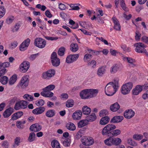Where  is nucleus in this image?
<instances>
[{
  "instance_id": "nucleus-5",
  "label": "nucleus",
  "mask_w": 148,
  "mask_h": 148,
  "mask_svg": "<svg viewBox=\"0 0 148 148\" xmlns=\"http://www.w3.org/2000/svg\"><path fill=\"white\" fill-rule=\"evenodd\" d=\"M133 87V84L132 82H129L123 84L122 86L121 92L124 95L129 93Z\"/></svg>"
},
{
  "instance_id": "nucleus-37",
  "label": "nucleus",
  "mask_w": 148,
  "mask_h": 148,
  "mask_svg": "<svg viewBox=\"0 0 148 148\" xmlns=\"http://www.w3.org/2000/svg\"><path fill=\"white\" fill-rule=\"evenodd\" d=\"M124 60H127L128 62L131 64V66L133 67L135 66L134 64L135 62V60L131 58L125 57L124 58Z\"/></svg>"
},
{
  "instance_id": "nucleus-40",
  "label": "nucleus",
  "mask_w": 148,
  "mask_h": 148,
  "mask_svg": "<svg viewBox=\"0 0 148 148\" xmlns=\"http://www.w3.org/2000/svg\"><path fill=\"white\" fill-rule=\"evenodd\" d=\"M20 140L21 138L20 137H16L15 138L14 140V143L12 145V146L13 147H16L19 145V144L20 143Z\"/></svg>"
},
{
  "instance_id": "nucleus-12",
  "label": "nucleus",
  "mask_w": 148,
  "mask_h": 148,
  "mask_svg": "<svg viewBox=\"0 0 148 148\" xmlns=\"http://www.w3.org/2000/svg\"><path fill=\"white\" fill-rule=\"evenodd\" d=\"M79 57L78 54L70 55L67 56L66 60V62L68 63H71L75 61Z\"/></svg>"
},
{
  "instance_id": "nucleus-18",
  "label": "nucleus",
  "mask_w": 148,
  "mask_h": 148,
  "mask_svg": "<svg viewBox=\"0 0 148 148\" xmlns=\"http://www.w3.org/2000/svg\"><path fill=\"white\" fill-rule=\"evenodd\" d=\"M45 108L44 107H40L34 109L32 112L33 114L35 115H38L42 114L45 110Z\"/></svg>"
},
{
  "instance_id": "nucleus-31",
  "label": "nucleus",
  "mask_w": 148,
  "mask_h": 148,
  "mask_svg": "<svg viewBox=\"0 0 148 148\" xmlns=\"http://www.w3.org/2000/svg\"><path fill=\"white\" fill-rule=\"evenodd\" d=\"M120 108V105L117 102H116L110 106V109L113 112H115L118 110Z\"/></svg>"
},
{
  "instance_id": "nucleus-32",
  "label": "nucleus",
  "mask_w": 148,
  "mask_h": 148,
  "mask_svg": "<svg viewBox=\"0 0 148 148\" xmlns=\"http://www.w3.org/2000/svg\"><path fill=\"white\" fill-rule=\"evenodd\" d=\"M79 24L81 26L86 29H88L91 26V24L89 22L80 21Z\"/></svg>"
},
{
  "instance_id": "nucleus-25",
  "label": "nucleus",
  "mask_w": 148,
  "mask_h": 148,
  "mask_svg": "<svg viewBox=\"0 0 148 148\" xmlns=\"http://www.w3.org/2000/svg\"><path fill=\"white\" fill-rule=\"evenodd\" d=\"M40 94L42 96L47 97H53L54 94L51 91H43L40 92Z\"/></svg>"
},
{
  "instance_id": "nucleus-57",
  "label": "nucleus",
  "mask_w": 148,
  "mask_h": 148,
  "mask_svg": "<svg viewBox=\"0 0 148 148\" xmlns=\"http://www.w3.org/2000/svg\"><path fill=\"white\" fill-rule=\"evenodd\" d=\"M121 47L125 51L130 52L131 51V48L127 47L125 45L122 44L121 45Z\"/></svg>"
},
{
  "instance_id": "nucleus-38",
  "label": "nucleus",
  "mask_w": 148,
  "mask_h": 148,
  "mask_svg": "<svg viewBox=\"0 0 148 148\" xmlns=\"http://www.w3.org/2000/svg\"><path fill=\"white\" fill-rule=\"evenodd\" d=\"M55 86L53 84H50L42 89L44 91H50L53 90L55 88Z\"/></svg>"
},
{
  "instance_id": "nucleus-19",
  "label": "nucleus",
  "mask_w": 148,
  "mask_h": 148,
  "mask_svg": "<svg viewBox=\"0 0 148 148\" xmlns=\"http://www.w3.org/2000/svg\"><path fill=\"white\" fill-rule=\"evenodd\" d=\"M88 90V89H86L82 90L80 92V96L81 98L83 99L89 98Z\"/></svg>"
},
{
  "instance_id": "nucleus-23",
  "label": "nucleus",
  "mask_w": 148,
  "mask_h": 148,
  "mask_svg": "<svg viewBox=\"0 0 148 148\" xmlns=\"http://www.w3.org/2000/svg\"><path fill=\"white\" fill-rule=\"evenodd\" d=\"M82 112L81 110H77L73 113V118L74 120H78L80 119L82 116Z\"/></svg>"
},
{
  "instance_id": "nucleus-11",
  "label": "nucleus",
  "mask_w": 148,
  "mask_h": 148,
  "mask_svg": "<svg viewBox=\"0 0 148 148\" xmlns=\"http://www.w3.org/2000/svg\"><path fill=\"white\" fill-rule=\"evenodd\" d=\"M29 62L25 61L21 63L19 67L20 71L23 73L26 72L29 68Z\"/></svg>"
},
{
  "instance_id": "nucleus-39",
  "label": "nucleus",
  "mask_w": 148,
  "mask_h": 148,
  "mask_svg": "<svg viewBox=\"0 0 148 148\" xmlns=\"http://www.w3.org/2000/svg\"><path fill=\"white\" fill-rule=\"evenodd\" d=\"M106 69L103 66L100 67L98 70L97 74L99 76H101L104 74L105 72Z\"/></svg>"
},
{
  "instance_id": "nucleus-1",
  "label": "nucleus",
  "mask_w": 148,
  "mask_h": 148,
  "mask_svg": "<svg viewBox=\"0 0 148 148\" xmlns=\"http://www.w3.org/2000/svg\"><path fill=\"white\" fill-rule=\"evenodd\" d=\"M116 128V127L115 125L108 124L103 129L101 134L103 136H116L120 134L121 131L119 129L115 130Z\"/></svg>"
},
{
  "instance_id": "nucleus-13",
  "label": "nucleus",
  "mask_w": 148,
  "mask_h": 148,
  "mask_svg": "<svg viewBox=\"0 0 148 148\" xmlns=\"http://www.w3.org/2000/svg\"><path fill=\"white\" fill-rule=\"evenodd\" d=\"M82 142L84 145H90L93 144L94 140L92 137H85L82 139Z\"/></svg>"
},
{
  "instance_id": "nucleus-28",
  "label": "nucleus",
  "mask_w": 148,
  "mask_h": 148,
  "mask_svg": "<svg viewBox=\"0 0 148 148\" xmlns=\"http://www.w3.org/2000/svg\"><path fill=\"white\" fill-rule=\"evenodd\" d=\"M88 92L89 98L92 97L96 95L98 92V90L95 89H88Z\"/></svg>"
},
{
  "instance_id": "nucleus-9",
  "label": "nucleus",
  "mask_w": 148,
  "mask_h": 148,
  "mask_svg": "<svg viewBox=\"0 0 148 148\" xmlns=\"http://www.w3.org/2000/svg\"><path fill=\"white\" fill-rule=\"evenodd\" d=\"M55 73V71L54 69H50L43 72L42 77L44 79H49L53 76Z\"/></svg>"
},
{
  "instance_id": "nucleus-63",
  "label": "nucleus",
  "mask_w": 148,
  "mask_h": 148,
  "mask_svg": "<svg viewBox=\"0 0 148 148\" xmlns=\"http://www.w3.org/2000/svg\"><path fill=\"white\" fill-rule=\"evenodd\" d=\"M78 30H80L84 34L86 35L90 36L92 34V33L91 32H88L84 29H79Z\"/></svg>"
},
{
  "instance_id": "nucleus-62",
  "label": "nucleus",
  "mask_w": 148,
  "mask_h": 148,
  "mask_svg": "<svg viewBox=\"0 0 148 148\" xmlns=\"http://www.w3.org/2000/svg\"><path fill=\"white\" fill-rule=\"evenodd\" d=\"M9 146V143L7 140L4 141L2 144V146L4 148H8Z\"/></svg>"
},
{
  "instance_id": "nucleus-58",
  "label": "nucleus",
  "mask_w": 148,
  "mask_h": 148,
  "mask_svg": "<svg viewBox=\"0 0 148 148\" xmlns=\"http://www.w3.org/2000/svg\"><path fill=\"white\" fill-rule=\"evenodd\" d=\"M25 121H18L16 122V125L17 127L18 128H22V124H24L25 123Z\"/></svg>"
},
{
  "instance_id": "nucleus-43",
  "label": "nucleus",
  "mask_w": 148,
  "mask_h": 148,
  "mask_svg": "<svg viewBox=\"0 0 148 148\" xmlns=\"http://www.w3.org/2000/svg\"><path fill=\"white\" fill-rule=\"evenodd\" d=\"M74 103L73 100L69 99L66 102V106L67 108L72 107L74 105Z\"/></svg>"
},
{
  "instance_id": "nucleus-61",
  "label": "nucleus",
  "mask_w": 148,
  "mask_h": 148,
  "mask_svg": "<svg viewBox=\"0 0 148 148\" xmlns=\"http://www.w3.org/2000/svg\"><path fill=\"white\" fill-rule=\"evenodd\" d=\"M108 112L106 110H103L101 111L99 113V115L100 116H102L106 115L107 114Z\"/></svg>"
},
{
  "instance_id": "nucleus-4",
  "label": "nucleus",
  "mask_w": 148,
  "mask_h": 148,
  "mask_svg": "<svg viewBox=\"0 0 148 148\" xmlns=\"http://www.w3.org/2000/svg\"><path fill=\"white\" fill-rule=\"evenodd\" d=\"M105 140L104 142L106 145L111 146L112 145H118L121 142V139L118 138H114L112 136Z\"/></svg>"
},
{
  "instance_id": "nucleus-53",
  "label": "nucleus",
  "mask_w": 148,
  "mask_h": 148,
  "mask_svg": "<svg viewBox=\"0 0 148 148\" xmlns=\"http://www.w3.org/2000/svg\"><path fill=\"white\" fill-rule=\"evenodd\" d=\"M36 105L39 107H42L45 104V101L42 99H40L36 101Z\"/></svg>"
},
{
  "instance_id": "nucleus-36",
  "label": "nucleus",
  "mask_w": 148,
  "mask_h": 148,
  "mask_svg": "<svg viewBox=\"0 0 148 148\" xmlns=\"http://www.w3.org/2000/svg\"><path fill=\"white\" fill-rule=\"evenodd\" d=\"M82 112L85 115L89 114L91 111L90 108L87 106H84L82 108Z\"/></svg>"
},
{
  "instance_id": "nucleus-64",
  "label": "nucleus",
  "mask_w": 148,
  "mask_h": 148,
  "mask_svg": "<svg viewBox=\"0 0 148 148\" xmlns=\"http://www.w3.org/2000/svg\"><path fill=\"white\" fill-rule=\"evenodd\" d=\"M68 95L66 93H63L61 94L60 98L66 100L68 98Z\"/></svg>"
},
{
  "instance_id": "nucleus-17",
  "label": "nucleus",
  "mask_w": 148,
  "mask_h": 148,
  "mask_svg": "<svg viewBox=\"0 0 148 148\" xmlns=\"http://www.w3.org/2000/svg\"><path fill=\"white\" fill-rule=\"evenodd\" d=\"M135 114V112L132 109L126 110L124 114V117L127 119H130L133 117Z\"/></svg>"
},
{
  "instance_id": "nucleus-14",
  "label": "nucleus",
  "mask_w": 148,
  "mask_h": 148,
  "mask_svg": "<svg viewBox=\"0 0 148 148\" xmlns=\"http://www.w3.org/2000/svg\"><path fill=\"white\" fill-rule=\"evenodd\" d=\"M30 42V40L29 38H27L20 45L19 49L21 51H24L26 50L29 46Z\"/></svg>"
},
{
  "instance_id": "nucleus-45",
  "label": "nucleus",
  "mask_w": 148,
  "mask_h": 148,
  "mask_svg": "<svg viewBox=\"0 0 148 148\" xmlns=\"http://www.w3.org/2000/svg\"><path fill=\"white\" fill-rule=\"evenodd\" d=\"M5 9L4 7L2 6H0V18H2L5 14Z\"/></svg>"
},
{
  "instance_id": "nucleus-55",
  "label": "nucleus",
  "mask_w": 148,
  "mask_h": 148,
  "mask_svg": "<svg viewBox=\"0 0 148 148\" xmlns=\"http://www.w3.org/2000/svg\"><path fill=\"white\" fill-rule=\"evenodd\" d=\"M133 138L137 140H140L143 138V136L141 134H135L133 136Z\"/></svg>"
},
{
  "instance_id": "nucleus-15",
  "label": "nucleus",
  "mask_w": 148,
  "mask_h": 148,
  "mask_svg": "<svg viewBox=\"0 0 148 148\" xmlns=\"http://www.w3.org/2000/svg\"><path fill=\"white\" fill-rule=\"evenodd\" d=\"M112 19L114 23V28L117 31H120L121 26L118 20L114 17H113Z\"/></svg>"
},
{
  "instance_id": "nucleus-35",
  "label": "nucleus",
  "mask_w": 148,
  "mask_h": 148,
  "mask_svg": "<svg viewBox=\"0 0 148 148\" xmlns=\"http://www.w3.org/2000/svg\"><path fill=\"white\" fill-rule=\"evenodd\" d=\"M70 49L73 52H75L78 49V46L76 43H72L70 45Z\"/></svg>"
},
{
  "instance_id": "nucleus-10",
  "label": "nucleus",
  "mask_w": 148,
  "mask_h": 148,
  "mask_svg": "<svg viewBox=\"0 0 148 148\" xmlns=\"http://www.w3.org/2000/svg\"><path fill=\"white\" fill-rule=\"evenodd\" d=\"M51 61L52 65L54 66H58L60 63V60L57 57V54L55 52H53L51 56Z\"/></svg>"
},
{
  "instance_id": "nucleus-56",
  "label": "nucleus",
  "mask_w": 148,
  "mask_h": 148,
  "mask_svg": "<svg viewBox=\"0 0 148 148\" xmlns=\"http://www.w3.org/2000/svg\"><path fill=\"white\" fill-rule=\"evenodd\" d=\"M65 51V48L63 47H61L59 49L58 51V54L60 56H63L64 54Z\"/></svg>"
},
{
  "instance_id": "nucleus-46",
  "label": "nucleus",
  "mask_w": 148,
  "mask_h": 148,
  "mask_svg": "<svg viewBox=\"0 0 148 148\" xmlns=\"http://www.w3.org/2000/svg\"><path fill=\"white\" fill-rule=\"evenodd\" d=\"M120 5L124 11L127 12L129 9L126 6L124 0H121L120 1Z\"/></svg>"
},
{
  "instance_id": "nucleus-26",
  "label": "nucleus",
  "mask_w": 148,
  "mask_h": 148,
  "mask_svg": "<svg viewBox=\"0 0 148 148\" xmlns=\"http://www.w3.org/2000/svg\"><path fill=\"white\" fill-rule=\"evenodd\" d=\"M119 65L117 64H114L110 68V71L112 74H114L116 73L119 69Z\"/></svg>"
},
{
  "instance_id": "nucleus-60",
  "label": "nucleus",
  "mask_w": 148,
  "mask_h": 148,
  "mask_svg": "<svg viewBox=\"0 0 148 148\" xmlns=\"http://www.w3.org/2000/svg\"><path fill=\"white\" fill-rule=\"evenodd\" d=\"M128 142L129 144L133 146H136L137 143L131 139H129L128 140Z\"/></svg>"
},
{
  "instance_id": "nucleus-3",
  "label": "nucleus",
  "mask_w": 148,
  "mask_h": 148,
  "mask_svg": "<svg viewBox=\"0 0 148 148\" xmlns=\"http://www.w3.org/2000/svg\"><path fill=\"white\" fill-rule=\"evenodd\" d=\"M134 46L136 47L134 49L135 51L140 53H145L147 56H148V53L145 48L147 46L143 43L141 42L136 43Z\"/></svg>"
},
{
  "instance_id": "nucleus-51",
  "label": "nucleus",
  "mask_w": 148,
  "mask_h": 148,
  "mask_svg": "<svg viewBox=\"0 0 148 148\" xmlns=\"http://www.w3.org/2000/svg\"><path fill=\"white\" fill-rule=\"evenodd\" d=\"M70 143L71 140L68 138L66 139L63 142V145L66 147H69L70 145Z\"/></svg>"
},
{
  "instance_id": "nucleus-30",
  "label": "nucleus",
  "mask_w": 148,
  "mask_h": 148,
  "mask_svg": "<svg viewBox=\"0 0 148 148\" xmlns=\"http://www.w3.org/2000/svg\"><path fill=\"white\" fill-rule=\"evenodd\" d=\"M66 127L67 129L71 131H73L76 129V127L74 124L71 122L66 123Z\"/></svg>"
},
{
  "instance_id": "nucleus-20",
  "label": "nucleus",
  "mask_w": 148,
  "mask_h": 148,
  "mask_svg": "<svg viewBox=\"0 0 148 148\" xmlns=\"http://www.w3.org/2000/svg\"><path fill=\"white\" fill-rule=\"evenodd\" d=\"M13 112V108L11 107H9L4 111L3 114V116L5 118H8Z\"/></svg>"
},
{
  "instance_id": "nucleus-33",
  "label": "nucleus",
  "mask_w": 148,
  "mask_h": 148,
  "mask_svg": "<svg viewBox=\"0 0 148 148\" xmlns=\"http://www.w3.org/2000/svg\"><path fill=\"white\" fill-rule=\"evenodd\" d=\"M96 119V116L94 113H92L90 115L87 116L86 120L87 121L91 122L95 121Z\"/></svg>"
},
{
  "instance_id": "nucleus-7",
  "label": "nucleus",
  "mask_w": 148,
  "mask_h": 148,
  "mask_svg": "<svg viewBox=\"0 0 148 148\" xmlns=\"http://www.w3.org/2000/svg\"><path fill=\"white\" fill-rule=\"evenodd\" d=\"M46 41L42 38H38L35 40V45L39 48L42 49L44 48L46 45Z\"/></svg>"
},
{
  "instance_id": "nucleus-50",
  "label": "nucleus",
  "mask_w": 148,
  "mask_h": 148,
  "mask_svg": "<svg viewBox=\"0 0 148 148\" xmlns=\"http://www.w3.org/2000/svg\"><path fill=\"white\" fill-rule=\"evenodd\" d=\"M14 18L13 16H10L8 17L6 20V23L7 24H10L14 20Z\"/></svg>"
},
{
  "instance_id": "nucleus-29",
  "label": "nucleus",
  "mask_w": 148,
  "mask_h": 148,
  "mask_svg": "<svg viewBox=\"0 0 148 148\" xmlns=\"http://www.w3.org/2000/svg\"><path fill=\"white\" fill-rule=\"evenodd\" d=\"M55 111L53 109H50L48 110L45 114L46 116L49 118H51L55 115Z\"/></svg>"
},
{
  "instance_id": "nucleus-49",
  "label": "nucleus",
  "mask_w": 148,
  "mask_h": 148,
  "mask_svg": "<svg viewBox=\"0 0 148 148\" xmlns=\"http://www.w3.org/2000/svg\"><path fill=\"white\" fill-rule=\"evenodd\" d=\"M88 65L91 68H95L96 66V61L94 60H92L88 63Z\"/></svg>"
},
{
  "instance_id": "nucleus-59",
  "label": "nucleus",
  "mask_w": 148,
  "mask_h": 148,
  "mask_svg": "<svg viewBox=\"0 0 148 148\" xmlns=\"http://www.w3.org/2000/svg\"><path fill=\"white\" fill-rule=\"evenodd\" d=\"M20 26L19 23H16L15 25L14 28H13L12 30V31L14 32H17Z\"/></svg>"
},
{
  "instance_id": "nucleus-41",
  "label": "nucleus",
  "mask_w": 148,
  "mask_h": 148,
  "mask_svg": "<svg viewBox=\"0 0 148 148\" xmlns=\"http://www.w3.org/2000/svg\"><path fill=\"white\" fill-rule=\"evenodd\" d=\"M17 79V76L16 75H13L10 78L9 84L10 85H12L14 84L16 81Z\"/></svg>"
},
{
  "instance_id": "nucleus-6",
  "label": "nucleus",
  "mask_w": 148,
  "mask_h": 148,
  "mask_svg": "<svg viewBox=\"0 0 148 148\" xmlns=\"http://www.w3.org/2000/svg\"><path fill=\"white\" fill-rule=\"evenodd\" d=\"M29 102L25 100H21L16 102L14 106V108L16 110L21 109H24L27 108Z\"/></svg>"
},
{
  "instance_id": "nucleus-24",
  "label": "nucleus",
  "mask_w": 148,
  "mask_h": 148,
  "mask_svg": "<svg viewBox=\"0 0 148 148\" xmlns=\"http://www.w3.org/2000/svg\"><path fill=\"white\" fill-rule=\"evenodd\" d=\"M140 85L136 86L135 88L132 90V93L134 95H138L142 91Z\"/></svg>"
},
{
  "instance_id": "nucleus-34",
  "label": "nucleus",
  "mask_w": 148,
  "mask_h": 148,
  "mask_svg": "<svg viewBox=\"0 0 148 148\" xmlns=\"http://www.w3.org/2000/svg\"><path fill=\"white\" fill-rule=\"evenodd\" d=\"M51 145L53 148H60V144L57 140H54L51 142Z\"/></svg>"
},
{
  "instance_id": "nucleus-22",
  "label": "nucleus",
  "mask_w": 148,
  "mask_h": 148,
  "mask_svg": "<svg viewBox=\"0 0 148 148\" xmlns=\"http://www.w3.org/2000/svg\"><path fill=\"white\" fill-rule=\"evenodd\" d=\"M23 114L22 111H18L14 113L12 116L11 120H15L21 117Z\"/></svg>"
},
{
  "instance_id": "nucleus-47",
  "label": "nucleus",
  "mask_w": 148,
  "mask_h": 148,
  "mask_svg": "<svg viewBox=\"0 0 148 148\" xmlns=\"http://www.w3.org/2000/svg\"><path fill=\"white\" fill-rule=\"evenodd\" d=\"M87 124V122L86 120H82L78 122V126L79 127L81 128L86 126Z\"/></svg>"
},
{
  "instance_id": "nucleus-52",
  "label": "nucleus",
  "mask_w": 148,
  "mask_h": 148,
  "mask_svg": "<svg viewBox=\"0 0 148 148\" xmlns=\"http://www.w3.org/2000/svg\"><path fill=\"white\" fill-rule=\"evenodd\" d=\"M35 134L34 132H31L29 134V136L28 138V140L30 142H32L33 141L35 137Z\"/></svg>"
},
{
  "instance_id": "nucleus-54",
  "label": "nucleus",
  "mask_w": 148,
  "mask_h": 148,
  "mask_svg": "<svg viewBox=\"0 0 148 148\" xmlns=\"http://www.w3.org/2000/svg\"><path fill=\"white\" fill-rule=\"evenodd\" d=\"M135 40L137 41H139L141 37V34L139 31L138 30L135 32Z\"/></svg>"
},
{
  "instance_id": "nucleus-8",
  "label": "nucleus",
  "mask_w": 148,
  "mask_h": 148,
  "mask_svg": "<svg viewBox=\"0 0 148 148\" xmlns=\"http://www.w3.org/2000/svg\"><path fill=\"white\" fill-rule=\"evenodd\" d=\"M29 80L27 76H23L18 84V86L23 89H25L28 85Z\"/></svg>"
},
{
  "instance_id": "nucleus-42",
  "label": "nucleus",
  "mask_w": 148,
  "mask_h": 148,
  "mask_svg": "<svg viewBox=\"0 0 148 148\" xmlns=\"http://www.w3.org/2000/svg\"><path fill=\"white\" fill-rule=\"evenodd\" d=\"M8 81V78L5 76L1 77L0 79V82L3 85H5L7 83Z\"/></svg>"
},
{
  "instance_id": "nucleus-48",
  "label": "nucleus",
  "mask_w": 148,
  "mask_h": 148,
  "mask_svg": "<svg viewBox=\"0 0 148 148\" xmlns=\"http://www.w3.org/2000/svg\"><path fill=\"white\" fill-rule=\"evenodd\" d=\"M23 97L25 100L29 101H32L33 100V96L28 94H26L24 95Z\"/></svg>"
},
{
  "instance_id": "nucleus-2",
  "label": "nucleus",
  "mask_w": 148,
  "mask_h": 148,
  "mask_svg": "<svg viewBox=\"0 0 148 148\" xmlns=\"http://www.w3.org/2000/svg\"><path fill=\"white\" fill-rule=\"evenodd\" d=\"M119 87L118 81L115 80L114 82H110L106 85L105 87V93L107 96L113 95L116 92Z\"/></svg>"
},
{
  "instance_id": "nucleus-27",
  "label": "nucleus",
  "mask_w": 148,
  "mask_h": 148,
  "mask_svg": "<svg viewBox=\"0 0 148 148\" xmlns=\"http://www.w3.org/2000/svg\"><path fill=\"white\" fill-rule=\"evenodd\" d=\"M110 120L109 117L107 116H106L103 117L100 120V123L101 125H105L107 124Z\"/></svg>"
},
{
  "instance_id": "nucleus-16",
  "label": "nucleus",
  "mask_w": 148,
  "mask_h": 148,
  "mask_svg": "<svg viewBox=\"0 0 148 148\" xmlns=\"http://www.w3.org/2000/svg\"><path fill=\"white\" fill-rule=\"evenodd\" d=\"M42 126L37 123L32 125L30 127V130L31 131L35 132L40 130L42 129Z\"/></svg>"
},
{
  "instance_id": "nucleus-44",
  "label": "nucleus",
  "mask_w": 148,
  "mask_h": 148,
  "mask_svg": "<svg viewBox=\"0 0 148 148\" xmlns=\"http://www.w3.org/2000/svg\"><path fill=\"white\" fill-rule=\"evenodd\" d=\"M92 56L89 53H87L85 55L84 60V62H88L90 61L92 58Z\"/></svg>"
},
{
  "instance_id": "nucleus-21",
  "label": "nucleus",
  "mask_w": 148,
  "mask_h": 148,
  "mask_svg": "<svg viewBox=\"0 0 148 148\" xmlns=\"http://www.w3.org/2000/svg\"><path fill=\"white\" fill-rule=\"evenodd\" d=\"M123 119L122 116H115L113 117L110 121V123H117L121 122Z\"/></svg>"
}]
</instances>
